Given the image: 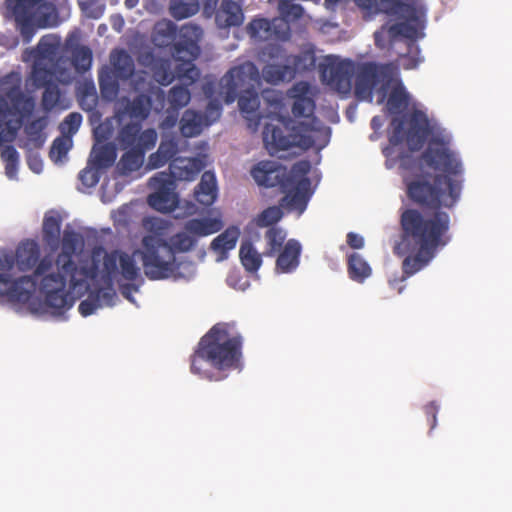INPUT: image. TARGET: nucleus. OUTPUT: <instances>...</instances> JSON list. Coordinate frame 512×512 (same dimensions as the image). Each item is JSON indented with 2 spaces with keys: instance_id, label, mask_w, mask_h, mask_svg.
<instances>
[{
  "instance_id": "f257e3e1",
  "label": "nucleus",
  "mask_w": 512,
  "mask_h": 512,
  "mask_svg": "<svg viewBox=\"0 0 512 512\" xmlns=\"http://www.w3.org/2000/svg\"><path fill=\"white\" fill-rule=\"evenodd\" d=\"M423 163L437 174L432 182L418 176L406 182L407 197L416 205L434 210L422 213L416 208H407L400 215L401 238L393 248L397 256H405L400 279H390L389 285L401 293L398 286L407 278L426 267L439 249L451 241L450 215L441 208H453L459 201L463 184V165L458 155L450 149V140L444 136H432L421 155Z\"/></svg>"
},
{
  "instance_id": "f03ea898",
  "label": "nucleus",
  "mask_w": 512,
  "mask_h": 512,
  "mask_svg": "<svg viewBox=\"0 0 512 512\" xmlns=\"http://www.w3.org/2000/svg\"><path fill=\"white\" fill-rule=\"evenodd\" d=\"M82 244V236L72 229H65L61 238V252L55 259L57 272H51L40 280V291L45 296L46 310L51 315L60 316L68 311L75 299L66 290L69 277L70 287L76 290L86 280L99 276L100 250L93 251L91 263L78 269L73 257Z\"/></svg>"
},
{
  "instance_id": "7ed1b4c3",
  "label": "nucleus",
  "mask_w": 512,
  "mask_h": 512,
  "mask_svg": "<svg viewBox=\"0 0 512 512\" xmlns=\"http://www.w3.org/2000/svg\"><path fill=\"white\" fill-rule=\"evenodd\" d=\"M243 338L234 326L228 323L215 324L198 342L190 357V371L209 381H219L224 372L240 367Z\"/></svg>"
},
{
  "instance_id": "20e7f679",
  "label": "nucleus",
  "mask_w": 512,
  "mask_h": 512,
  "mask_svg": "<svg viewBox=\"0 0 512 512\" xmlns=\"http://www.w3.org/2000/svg\"><path fill=\"white\" fill-rule=\"evenodd\" d=\"M278 124L266 123L263 129V142L270 154L288 150L291 147L319 149L326 146L329 141V128L320 125L316 126V119L312 123L298 122L290 127L292 119L278 117Z\"/></svg>"
},
{
  "instance_id": "39448f33",
  "label": "nucleus",
  "mask_w": 512,
  "mask_h": 512,
  "mask_svg": "<svg viewBox=\"0 0 512 512\" xmlns=\"http://www.w3.org/2000/svg\"><path fill=\"white\" fill-rule=\"evenodd\" d=\"M5 5L26 44L32 40L38 28L57 24L56 7L48 0H5Z\"/></svg>"
},
{
  "instance_id": "423d86ee",
  "label": "nucleus",
  "mask_w": 512,
  "mask_h": 512,
  "mask_svg": "<svg viewBox=\"0 0 512 512\" xmlns=\"http://www.w3.org/2000/svg\"><path fill=\"white\" fill-rule=\"evenodd\" d=\"M139 254L145 276L149 280L179 279L182 263L170 250L168 242L154 235H146L142 239V248L135 250Z\"/></svg>"
},
{
  "instance_id": "0eeeda50",
  "label": "nucleus",
  "mask_w": 512,
  "mask_h": 512,
  "mask_svg": "<svg viewBox=\"0 0 512 512\" xmlns=\"http://www.w3.org/2000/svg\"><path fill=\"white\" fill-rule=\"evenodd\" d=\"M53 266V259L46 255L42 259L39 258L33 274L23 275L13 278L10 273H0V299H6L14 304H28L29 309L33 312H47L46 305L44 307H34L32 299L37 289L38 278L41 280L49 275L48 273Z\"/></svg>"
},
{
  "instance_id": "6e6552de",
  "label": "nucleus",
  "mask_w": 512,
  "mask_h": 512,
  "mask_svg": "<svg viewBox=\"0 0 512 512\" xmlns=\"http://www.w3.org/2000/svg\"><path fill=\"white\" fill-rule=\"evenodd\" d=\"M178 39L172 46V56L180 62L175 68L178 79L186 85L197 81L200 76L199 69L193 63L200 54V41L203 29L195 23L183 24L178 30Z\"/></svg>"
},
{
  "instance_id": "1a4fd4ad",
  "label": "nucleus",
  "mask_w": 512,
  "mask_h": 512,
  "mask_svg": "<svg viewBox=\"0 0 512 512\" xmlns=\"http://www.w3.org/2000/svg\"><path fill=\"white\" fill-rule=\"evenodd\" d=\"M34 97L25 95L16 88L0 97V146L15 140L18 131L34 112Z\"/></svg>"
},
{
  "instance_id": "9d476101",
  "label": "nucleus",
  "mask_w": 512,
  "mask_h": 512,
  "mask_svg": "<svg viewBox=\"0 0 512 512\" xmlns=\"http://www.w3.org/2000/svg\"><path fill=\"white\" fill-rule=\"evenodd\" d=\"M354 94L359 101L372 102L373 91L379 83H382V102L386 95L387 87L392 81V69L388 64L375 62L356 63Z\"/></svg>"
},
{
  "instance_id": "9b49d317",
  "label": "nucleus",
  "mask_w": 512,
  "mask_h": 512,
  "mask_svg": "<svg viewBox=\"0 0 512 512\" xmlns=\"http://www.w3.org/2000/svg\"><path fill=\"white\" fill-rule=\"evenodd\" d=\"M407 123L408 129L404 133V121L399 118L392 119L393 131L389 136V143L398 146L406 139L410 151H419L432 134L429 119L423 111L414 110L409 115Z\"/></svg>"
},
{
  "instance_id": "f8f14e48",
  "label": "nucleus",
  "mask_w": 512,
  "mask_h": 512,
  "mask_svg": "<svg viewBox=\"0 0 512 512\" xmlns=\"http://www.w3.org/2000/svg\"><path fill=\"white\" fill-rule=\"evenodd\" d=\"M220 85L225 102L231 104L240 92L259 89L261 75L253 62L246 61L230 68L222 77Z\"/></svg>"
},
{
  "instance_id": "ddd939ff",
  "label": "nucleus",
  "mask_w": 512,
  "mask_h": 512,
  "mask_svg": "<svg viewBox=\"0 0 512 512\" xmlns=\"http://www.w3.org/2000/svg\"><path fill=\"white\" fill-rule=\"evenodd\" d=\"M136 255L135 251L133 254L120 250L105 252L102 258V268H99L103 282L111 286L118 275L129 282L139 279L141 274L135 260Z\"/></svg>"
},
{
  "instance_id": "4468645a",
  "label": "nucleus",
  "mask_w": 512,
  "mask_h": 512,
  "mask_svg": "<svg viewBox=\"0 0 512 512\" xmlns=\"http://www.w3.org/2000/svg\"><path fill=\"white\" fill-rule=\"evenodd\" d=\"M40 257V248L36 241H21L16 250L0 249V270L10 272L14 266L21 272L32 270Z\"/></svg>"
},
{
  "instance_id": "2eb2a0df",
  "label": "nucleus",
  "mask_w": 512,
  "mask_h": 512,
  "mask_svg": "<svg viewBox=\"0 0 512 512\" xmlns=\"http://www.w3.org/2000/svg\"><path fill=\"white\" fill-rule=\"evenodd\" d=\"M158 134L155 129H142L140 122H129L123 125L117 134V142L121 150H143L148 152L157 143Z\"/></svg>"
},
{
  "instance_id": "dca6fc26",
  "label": "nucleus",
  "mask_w": 512,
  "mask_h": 512,
  "mask_svg": "<svg viewBox=\"0 0 512 512\" xmlns=\"http://www.w3.org/2000/svg\"><path fill=\"white\" fill-rule=\"evenodd\" d=\"M155 192L148 196V204L159 212H172L179 205L176 184L167 172H159L150 179Z\"/></svg>"
},
{
  "instance_id": "f3484780",
  "label": "nucleus",
  "mask_w": 512,
  "mask_h": 512,
  "mask_svg": "<svg viewBox=\"0 0 512 512\" xmlns=\"http://www.w3.org/2000/svg\"><path fill=\"white\" fill-rule=\"evenodd\" d=\"M356 63L350 59L330 61L321 71L322 80L337 93L348 96L352 90V80Z\"/></svg>"
},
{
  "instance_id": "a211bd4d",
  "label": "nucleus",
  "mask_w": 512,
  "mask_h": 512,
  "mask_svg": "<svg viewBox=\"0 0 512 512\" xmlns=\"http://www.w3.org/2000/svg\"><path fill=\"white\" fill-rule=\"evenodd\" d=\"M251 38L258 41H287L291 36V28L283 19H253L248 27Z\"/></svg>"
},
{
  "instance_id": "6ab92c4d",
  "label": "nucleus",
  "mask_w": 512,
  "mask_h": 512,
  "mask_svg": "<svg viewBox=\"0 0 512 512\" xmlns=\"http://www.w3.org/2000/svg\"><path fill=\"white\" fill-rule=\"evenodd\" d=\"M253 179L259 186L288 188L292 177L286 167L276 161H260L251 170Z\"/></svg>"
},
{
  "instance_id": "aec40b11",
  "label": "nucleus",
  "mask_w": 512,
  "mask_h": 512,
  "mask_svg": "<svg viewBox=\"0 0 512 512\" xmlns=\"http://www.w3.org/2000/svg\"><path fill=\"white\" fill-rule=\"evenodd\" d=\"M310 185L309 178L299 179L298 181H294L292 178L289 187L281 189L285 195L280 200V206L288 211L296 210L300 214L303 213L310 198Z\"/></svg>"
},
{
  "instance_id": "412c9836",
  "label": "nucleus",
  "mask_w": 512,
  "mask_h": 512,
  "mask_svg": "<svg viewBox=\"0 0 512 512\" xmlns=\"http://www.w3.org/2000/svg\"><path fill=\"white\" fill-rule=\"evenodd\" d=\"M118 105L119 107L117 108L115 115L120 122L127 116L131 119L143 121L150 114L152 102L148 95L141 93L135 96L132 100L127 97L121 98Z\"/></svg>"
},
{
  "instance_id": "4be33fe9",
  "label": "nucleus",
  "mask_w": 512,
  "mask_h": 512,
  "mask_svg": "<svg viewBox=\"0 0 512 512\" xmlns=\"http://www.w3.org/2000/svg\"><path fill=\"white\" fill-rule=\"evenodd\" d=\"M205 167L200 157H177L169 164V177L175 182L193 181Z\"/></svg>"
},
{
  "instance_id": "5701e85b",
  "label": "nucleus",
  "mask_w": 512,
  "mask_h": 512,
  "mask_svg": "<svg viewBox=\"0 0 512 512\" xmlns=\"http://www.w3.org/2000/svg\"><path fill=\"white\" fill-rule=\"evenodd\" d=\"M48 117L40 116L24 125L25 138L20 141L19 146L27 151L40 149L46 142L47 135L44 132L48 126Z\"/></svg>"
},
{
  "instance_id": "b1692460",
  "label": "nucleus",
  "mask_w": 512,
  "mask_h": 512,
  "mask_svg": "<svg viewBox=\"0 0 512 512\" xmlns=\"http://www.w3.org/2000/svg\"><path fill=\"white\" fill-rule=\"evenodd\" d=\"M178 151V141L174 137H163L157 151L150 154L146 168L153 170L163 167L176 158Z\"/></svg>"
},
{
  "instance_id": "393cba45",
  "label": "nucleus",
  "mask_w": 512,
  "mask_h": 512,
  "mask_svg": "<svg viewBox=\"0 0 512 512\" xmlns=\"http://www.w3.org/2000/svg\"><path fill=\"white\" fill-rule=\"evenodd\" d=\"M291 97L294 99L292 113L295 117H309L313 114L315 103L307 96L309 84L307 82H298L290 90Z\"/></svg>"
},
{
  "instance_id": "a878e982",
  "label": "nucleus",
  "mask_w": 512,
  "mask_h": 512,
  "mask_svg": "<svg viewBox=\"0 0 512 512\" xmlns=\"http://www.w3.org/2000/svg\"><path fill=\"white\" fill-rule=\"evenodd\" d=\"M276 260V271L279 273H291L299 265L301 245L295 239L286 242L283 249L278 252Z\"/></svg>"
},
{
  "instance_id": "bb28decb",
  "label": "nucleus",
  "mask_w": 512,
  "mask_h": 512,
  "mask_svg": "<svg viewBox=\"0 0 512 512\" xmlns=\"http://www.w3.org/2000/svg\"><path fill=\"white\" fill-rule=\"evenodd\" d=\"M218 193L217 181L215 174L211 171H205L198 185L194 189V197L201 205L211 206Z\"/></svg>"
},
{
  "instance_id": "cd10ccee",
  "label": "nucleus",
  "mask_w": 512,
  "mask_h": 512,
  "mask_svg": "<svg viewBox=\"0 0 512 512\" xmlns=\"http://www.w3.org/2000/svg\"><path fill=\"white\" fill-rule=\"evenodd\" d=\"M211 125V122L203 114L188 109L180 120V132L186 138L198 136L205 126Z\"/></svg>"
},
{
  "instance_id": "c85d7f7f",
  "label": "nucleus",
  "mask_w": 512,
  "mask_h": 512,
  "mask_svg": "<svg viewBox=\"0 0 512 512\" xmlns=\"http://www.w3.org/2000/svg\"><path fill=\"white\" fill-rule=\"evenodd\" d=\"M222 227V221L217 218H193L185 222L183 229L198 239L214 234Z\"/></svg>"
},
{
  "instance_id": "c756f323",
  "label": "nucleus",
  "mask_w": 512,
  "mask_h": 512,
  "mask_svg": "<svg viewBox=\"0 0 512 512\" xmlns=\"http://www.w3.org/2000/svg\"><path fill=\"white\" fill-rule=\"evenodd\" d=\"M239 236V228L230 226L213 239L210 248L219 255V260H224L227 258L228 252L235 248Z\"/></svg>"
},
{
  "instance_id": "7c9ffc66",
  "label": "nucleus",
  "mask_w": 512,
  "mask_h": 512,
  "mask_svg": "<svg viewBox=\"0 0 512 512\" xmlns=\"http://www.w3.org/2000/svg\"><path fill=\"white\" fill-rule=\"evenodd\" d=\"M110 61L112 65L111 73L117 79L127 80L135 70L132 57L125 50H115L111 53Z\"/></svg>"
},
{
  "instance_id": "2f4dec72",
  "label": "nucleus",
  "mask_w": 512,
  "mask_h": 512,
  "mask_svg": "<svg viewBox=\"0 0 512 512\" xmlns=\"http://www.w3.org/2000/svg\"><path fill=\"white\" fill-rule=\"evenodd\" d=\"M66 48L71 53V64L78 73L83 74L90 70L93 54L88 46L67 41Z\"/></svg>"
},
{
  "instance_id": "473e14b6",
  "label": "nucleus",
  "mask_w": 512,
  "mask_h": 512,
  "mask_svg": "<svg viewBox=\"0 0 512 512\" xmlns=\"http://www.w3.org/2000/svg\"><path fill=\"white\" fill-rule=\"evenodd\" d=\"M61 218L58 215L46 214L43 219L42 237L44 243L52 252L56 251L60 245Z\"/></svg>"
},
{
  "instance_id": "72a5a7b5",
  "label": "nucleus",
  "mask_w": 512,
  "mask_h": 512,
  "mask_svg": "<svg viewBox=\"0 0 512 512\" xmlns=\"http://www.w3.org/2000/svg\"><path fill=\"white\" fill-rule=\"evenodd\" d=\"M262 77L273 85L290 82L295 78V68L289 64H267L262 69Z\"/></svg>"
},
{
  "instance_id": "f704fd0d",
  "label": "nucleus",
  "mask_w": 512,
  "mask_h": 512,
  "mask_svg": "<svg viewBox=\"0 0 512 512\" xmlns=\"http://www.w3.org/2000/svg\"><path fill=\"white\" fill-rule=\"evenodd\" d=\"M216 19L225 27L239 26L244 19L242 8L235 1L223 0Z\"/></svg>"
},
{
  "instance_id": "c9c22d12",
  "label": "nucleus",
  "mask_w": 512,
  "mask_h": 512,
  "mask_svg": "<svg viewBox=\"0 0 512 512\" xmlns=\"http://www.w3.org/2000/svg\"><path fill=\"white\" fill-rule=\"evenodd\" d=\"M410 103V96L401 82L391 88L386 107L390 114L398 115L405 111Z\"/></svg>"
},
{
  "instance_id": "e433bc0d",
  "label": "nucleus",
  "mask_w": 512,
  "mask_h": 512,
  "mask_svg": "<svg viewBox=\"0 0 512 512\" xmlns=\"http://www.w3.org/2000/svg\"><path fill=\"white\" fill-rule=\"evenodd\" d=\"M178 35L177 26L171 20H162L156 23L153 31V42L156 46H170Z\"/></svg>"
},
{
  "instance_id": "4c0bfd02",
  "label": "nucleus",
  "mask_w": 512,
  "mask_h": 512,
  "mask_svg": "<svg viewBox=\"0 0 512 512\" xmlns=\"http://www.w3.org/2000/svg\"><path fill=\"white\" fill-rule=\"evenodd\" d=\"M116 157V148L111 143L95 145L91 152L92 163L98 170L111 167Z\"/></svg>"
},
{
  "instance_id": "58836bf2",
  "label": "nucleus",
  "mask_w": 512,
  "mask_h": 512,
  "mask_svg": "<svg viewBox=\"0 0 512 512\" xmlns=\"http://www.w3.org/2000/svg\"><path fill=\"white\" fill-rule=\"evenodd\" d=\"M237 100L239 109L241 113L244 114L245 118L249 120L257 118V120H259L257 115L260 106L258 89L240 92L238 94Z\"/></svg>"
},
{
  "instance_id": "ea45409f",
  "label": "nucleus",
  "mask_w": 512,
  "mask_h": 512,
  "mask_svg": "<svg viewBox=\"0 0 512 512\" xmlns=\"http://www.w3.org/2000/svg\"><path fill=\"white\" fill-rule=\"evenodd\" d=\"M347 270L349 277L359 283L364 282L372 273L370 265L358 253H352L348 256Z\"/></svg>"
},
{
  "instance_id": "a19ab883",
  "label": "nucleus",
  "mask_w": 512,
  "mask_h": 512,
  "mask_svg": "<svg viewBox=\"0 0 512 512\" xmlns=\"http://www.w3.org/2000/svg\"><path fill=\"white\" fill-rule=\"evenodd\" d=\"M147 152L141 150H125V153L121 156L117 169L121 175L127 176L132 172L139 170L145 159Z\"/></svg>"
},
{
  "instance_id": "79ce46f5",
  "label": "nucleus",
  "mask_w": 512,
  "mask_h": 512,
  "mask_svg": "<svg viewBox=\"0 0 512 512\" xmlns=\"http://www.w3.org/2000/svg\"><path fill=\"white\" fill-rule=\"evenodd\" d=\"M199 10V0H170L169 3V13L178 21L196 15Z\"/></svg>"
},
{
  "instance_id": "37998d69",
  "label": "nucleus",
  "mask_w": 512,
  "mask_h": 512,
  "mask_svg": "<svg viewBox=\"0 0 512 512\" xmlns=\"http://www.w3.org/2000/svg\"><path fill=\"white\" fill-rule=\"evenodd\" d=\"M262 254L258 253L253 244L249 241L243 242L240 246L239 257L243 267L249 272H256L262 264Z\"/></svg>"
},
{
  "instance_id": "c03bdc74",
  "label": "nucleus",
  "mask_w": 512,
  "mask_h": 512,
  "mask_svg": "<svg viewBox=\"0 0 512 512\" xmlns=\"http://www.w3.org/2000/svg\"><path fill=\"white\" fill-rule=\"evenodd\" d=\"M286 238L285 232L278 227L272 226L267 229L264 235L266 241L263 256L273 257L283 248Z\"/></svg>"
},
{
  "instance_id": "a18cd8bd",
  "label": "nucleus",
  "mask_w": 512,
  "mask_h": 512,
  "mask_svg": "<svg viewBox=\"0 0 512 512\" xmlns=\"http://www.w3.org/2000/svg\"><path fill=\"white\" fill-rule=\"evenodd\" d=\"M30 78L36 89L44 88L50 84L56 83V75L52 69L42 65L39 61H35Z\"/></svg>"
},
{
  "instance_id": "49530a36",
  "label": "nucleus",
  "mask_w": 512,
  "mask_h": 512,
  "mask_svg": "<svg viewBox=\"0 0 512 512\" xmlns=\"http://www.w3.org/2000/svg\"><path fill=\"white\" fill-rule=\"evenodd\" d=\"M98 80L102 97L110 101L115 99L119 92V83L111 71L109 69L101 70Z\"/></svg>"
},
{
  "instance_id": "de8ad7c7",
  "label": "nucleus",
  "mask_w": 512,
  "mask_h": 512,
  "mask_svg": "<svg viewBox=\"0 0 512 512\" xmlns=\"http://www.w3.org/2000/svg\"><path fill=\"white\" fill-rule=\"evenodd\" d=\"M279 17L277 19L285 20V23L290 26V23L296 22L304 17V8L300 4H296L293 0H278Z\"/></svg>"
},
{
  "instance_id": "09e8293b",
  "label": "nucleus",
  "mask_w": 512,
  "mask_h": 512,
  "mask_svg": "<svg viewBox=\"0 0 512 512\" xmlns=\"http://www.w3.org/2000/svg\"><path fill=\"white\" fill-rule=\"evenodd\" d=\"M60 44V38L56 35L48 34L42 36L37 45L40 58L53 61L58 53Z\"/></svg>"
},
{
  "instance_id": "8fccbe9b",
  "label": "nucleus",
  "mask_w": 512,
  "mask_h": 512,
  "mask_svg": "<svg viewBox=\"0 0 512 512\" xmlns=\"http://www.w3.org/2000/svg\"><path fill=\"white\" fill-rule=\"evenodd\" d=\"M167 99L170 109L178 112L190 102L191 93L186 86L176 85L169 90Z\"/></svg>"
},
{
  "instance_id": "3c124183",
  "label": "nucleus",
  "mask_w": 512,
  "mask_h": 512,
  "mask_svg": "<svg viewBox=\"0 0 512 512\" xmlns=\"http://www.w3.org/2000/svg\"><path fill=\"white\" fill-rule=\"evenodd\" d=\"M197 244V238L186 232H178L170 237L168 246L170 250L175 254L176 252H188L194 248Z\"/></svg>"
},
{
  "instance_id": "603ef678",
  "label": "nucleus",
  "mask_w": 512,
  "mask_h": 512,
  "mask_svg": "<svg viewBox=\"0 0 512 512\" xmlns=\"http://www.w3.org/2000/svg\"><path fill=\"white\" fill-rule=\"evenodd\" d=\"M1 160L5 165V174L9 178H14L17 173L19 163V153L15 147L6 145L1 149Z\"/></svg>"
},
{
  "instance_id": "864d4df0",
  "label": "nucleus",
  "mask_w": 512,
  "mask_h": 512,
  "mask_svg": "<svg viewBox=\"0 0 512 512\" xmlns=\"http://www.w3.org/2000/svg\"><path fill=\"white\" fill-rule=\"evenodd\" d=\"M43 89L44 91L41 98V106L42 109L48 113L58 107L61 98V91L57 82L50 84Z\"/></svg>"
},
{
  "instance_id": "5fc2aeb1",
  "label": "nucleus",
  "mask_w": 512,
  "mask_h": 512,
  "mask_svg": "<svg viewBox=\"0 0 512 512\" xmlns=\"http://www.w3.org/2000/svg\"><path fill=\"white\" fill-rule=\"evenodd\" d=\"M283 217L281 206H270L264 209L256 218L255 224L258 227H272Z\"/></svg>"
},
{
  "instance_id": "6e6d98bb",
  "label": "nucleus",
  "mask_w": 512,
  "mask_h": 512,
  "mask_svg": "<svg viewBox=\"0 0 512 512\" xmlns=\"http://www.w3.org/2000/svg\"><path fill=\"white\" fill-rule=\"evenodd\" d=\"M387 34L391 40L399 36L415 40L418 36V28L410 22H400L391 25L387 29Z\"/></svg>"
},
{
  "instance_id": "4d7b16f0",
  "label": "nucleus",
  "mask_w": 512,
  "mask_h": 512,
  "mask_svg": "<svg viewBox=\"0 0 512 512\" xmlns=\"http://www.w3.org/2000/svg\"><path fill=\"white\" fill-rule=\"evenodd\" d=\"M295 73L297 71L312 70L316 64V56L312 50H306L293 57L292 60Z\"/></svg>"
},
{
  "instance_id": "13d9d810",
  "label": "nucleus",
  "mask_w": 512,
  "mask_h": 512,
  "mask_svg": "<svg viewBox=\"0 0 512 512\" xmlns=\"http://www.w3.org/2000/svg\"><path fill=\"white\" fill-rule=\"evenodd\" d=\"M71 147V140L69 138L57 137L51 146L49 156L54 162L61 161L66 157Z\"/></svg>"
},
{
  "instance_id": "bf43d9fd",
  "label": "nucleus",
  "mask_w": 512,
  "mask_h": 512,
  "mask_svg": "<svg viewBox=\"0 0 512 512\" xmlns=\"http://www.w3.org/2000/svg\"><path fill=\"white\" fill-rule=\"evenodd\" d=\"M82 123V115L78 112L68 114L60 123V130L63 134H75Z\"/></svg>"
},
{
  "instance_id": "052dcab7",
  "label": "nucleus",
  "mask_w": 512,
  "mask_h": 512,
  "mask_svg": "<svg viewBox=\"0 0 512 512\" xmlns=\"http://www.w3.org/2000/svg\"><path fill=\"white\" fill-rule=\"evenodd\" d=\"M311 169V164L308 160H301L293 164L288 175L298 181L299 179L307 178L306 175Z\"/></svg>"
},
{
  "instance_id": "680f3d73",
  "label": "nucleus",
  "mask_w": 512,
  "mask_h": 512,
  "mask_svg": "<svg viewBox=\"0 0 512 512\" xmlns=\"http://www.w3.org/2000/svg\"><path fill=\"white\" fill-rule=\"evenodd\" d=\"M83 9L88 17L98 19L104 14L105 5L98 0H88Z\"/></svg>"
},
{
  "instance_id": "e2e57ef3",
  "label": "nucleus",
  "mask_w": 512,
  "mask_h": 512,
  "mask_svg": "<svg viewBox=\"0 0 512 512\" xmlns=\"http://www.w3.org/2000/svg\"><path fill=\"white\" fill-rule=\"evenodd\" d=\"M79 180L83 186L86 188H91L98 183L99 176L96 170L87 167L79 173Z\"/></svg>"
},
{
  "instance_id": "0e129e2a",
  "label": "nucleus",
  "mask_w": 512,
  "mask_h": 512,
  "mask_svg": "<svg viewBox=\"0 0 512 512\" xmlns=\"http://www.w3.org/2000/svg\"><path fill=\"white\" fill-rule=\"evenodd\" d=\"M100 307L101 304L99 303V299H97L96 297H89L88 299L83 300L79 304L78 310L82 316L87 317L93 314Z\"/></svg>"
},
{
  "instance_id": "69168bd1",
  "label": "nucleus",
  "mask_w": 512,
  "mask_h": 512,
  "mask_svg": "<svg viewBox=\"0 0 512 512\" xmlns=\"http://www.w3.org/2000/svg\"><path fill=\"white\" fill-rule=\"evenodd\" d=\"M117 297L116 292L112 288L100 289L97 292L96 298L99 299V303L111 306L114 304V300Z\"/></svg>"
},
{
  "instance_id": "338daca9",
  "label": "nucleus",
  "mask_w": 512,
  "mask_h": 512,
  "mask_svg": "<svg viewBox=\"0 0 512 512\" xmlns=\"http://www.w3.org/2000/svg\"><path fill=\"white\" fill-rule=\"evenodd\" d=\"M221 115V105L217 101H210L206 107V114L203 115L212 123Z\"/></svg>"
},
{
  "instance_id": "774afa93",
  "label": "nucleus",
  "mask_w": 512,
  "mask_h": 512,
  "mask_svg": "<svg viewBox=\"0 0 512 512\" xmlns=\"http://www.w3.org/2000/svg\"><path fill=\"white\" fill-rule=\"evenodd\" d=\"M438 410L439 407L435 402H430L424 407L425 414L428 422L430 423V429H434L436 427Z\"/></svg>"
}]
</instances>
